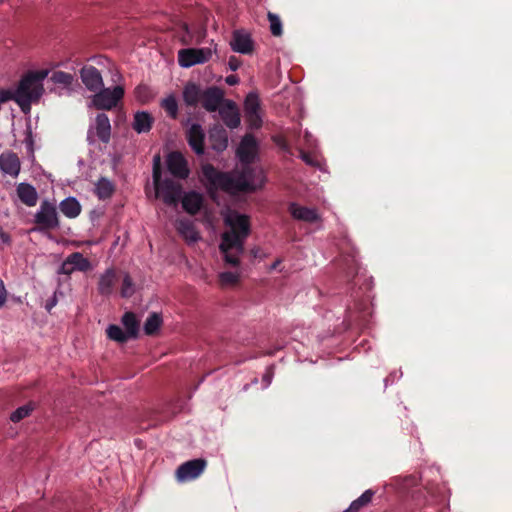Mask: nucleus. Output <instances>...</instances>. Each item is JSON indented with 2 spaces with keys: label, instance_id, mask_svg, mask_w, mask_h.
I'll use <instances>...</instances> for the list:
<instances>
[{
  "label": "nucleus",
  "instance_id": "1",
  "mask_svg": "<svg viewBox=\"0 0 512 512\" xmlns=\"http://www.w3.org/2000/svg\"><path fill=\"white\" fill-rule=\"evenodd\" d=\"M203 182L212 198L218 190L230 194L238 192L254 191L264 184L263 170L259 167H250L245 164L242 171L236 175L220 172L213 165L202 166Z\"/></svg>",
  "mask_w": 512,
  "mask_h": 512
},
{
  "label": "nucleus",
  "instance_id": "2",
  "mask_svg": "<svg viewBox=\"0 0 512 512\" xmlns=\"http://www.w3.org/2000/svg\"><path fill=\"white\" fill-rule=\"evenodd\" d=\"M226 224L230 227L222 235L220 250L224 254L225 262L238 266L239 255L244 251V241L250 233V222L246 215L231 212L225 218Z\"/></svg>",
  "mask_w": 512,
  "mask_h": 512
},
{
  "label": "nucleus",
  "instance_id": "3",
  "mask_svg": "<svg viewBox=\"0 0 512 512\" xmlns=\"http://www.w3.org/2000/svg\"><path fill=\"white\" fill-rule=\"evenodd\" d=\"M48 74V70H38L30 71L21 77L16 89L17 105L23 113H30L32 104L38 103L43 96L45 92L43 81Z\"/></svg>",
  "mask_w": 512,
  "mask_h": 512
},
{
  "label": "nucleus",
  "instance_id": "4",
  "mask_svg": "<svg viewBox=\"0 0 512 512\" xmlns=\"http://www.w3.org/2000/svg\"><path fill=\"white\" fill-rule=\"evenodd\" d=\"M153 183L156 198L161 199L168 206H177L183 193L182 185L173 179H161L160 157H154Z\"/></svg>",
  "mask_w": 512,
  "mask_h": 512
},
{
  "label": "nucleus",
  "instance_id": "5",
  "mask_svg": "<svg viewBox=\"0 0 512 512\" xmlns=\"http://www.w3.org/2000/svg\"><path fill=\"white\" fill-rule=\"evenodd\" d=\"M34 221L39 230H54L59 228L60 222L55 204L49 201H43L39 210L34 216Z\"/></svg>",
  "mask_w": 512,
  "mask_h": 512
},
{
  "label": "nucleus",
  "instance_id": "6",
  "mask_svg": "<svg viewBox=\"0 0 512 512\" xmlns=\"http://www.w3.org/2000/svg\"><path fill=\"white\" fill-rule=\"evenodd\" d=\"M123 96L124 88L122 86H115L113 89L102 87L92 97V104L99 110H111L117 106Z\"/></svg>",
  "mask_w": 512,
  "mask_h": 512
},
{
  "label": "nucleus",
  "instance_id": "7",
  "mask_svg": "<svg viewBox=\"0 0 512 512\" xmlns=\"http://www.w3.org/2000/svg\"><path fill=\"white\" fill-rule=\"evenodd\" d=\"M216 49L211 48H185L178 52V63L181 67L189 68L197 64L208 62Z\"/></svg>",
  "mask_w": 512,
  "mask_h": 512
},
{
  "label": "nucleus",
  "instance_id": "8",
  "mask_svg": "<svg viewBox=\"0 0 512 512\" xmlns=\"http://www.w3.org/2000/svg\"><path fill=\"white\" fill-rule=\"evenodd\" d=\"M111 138V124L109 117L104 113H99L95 117L94 124L87 132V141L94 144L97 140L107 144Z\"/></svg>",
  "mask_w": 512,
  "mask_h": 512
},
{
  "label": "nucleus",
  "instance_id": "9",
  "mask_svg": "<svg viewBox=\"0 0 512 512\" xmlns=\"http://www.w3.org/2000/svg\"><path fill=\"white\" fill-rule=\"evenodd\" d=\"M206 460L198 458L181 464L176 470V479L179 482H187L199 477L206 467Z\"/></svg>",
  "mask_w": 512,
  "mask_h": 512
},
{
  "label": "nucleus",
  "instance_id": "10",
  "mask_svg": "<svg viewBox=\"0 0 512 512\" xmlns=\"http://www.w3.org/2000/svg\"><path fill=\"white\" fill-rule=\"evenodd\" d=\"M91 269L90 261L80 252L70 254L60 267V273L70 275L74 271L86 272Z\"/></svg>",
  "mask_w": 512,
  "mask_h": 512
},
{
  "label": "nucleus",
  "instance_id": "11",
  "mask_svg": "<svg viewBox=\"0 0 512 512\" xmlns=\"http://www.w3.org/2000/svg\"><path fill=\"white\" fill-rule=\"evenodd\" d=\"M258 145L253 135L246 134L238 149L237 156L243 164H250L257 155Z\"/></svg>",
  "mask_w": 512,
  "mask_h": 512
},
{
  "label": "nucleus",
  "instance_id": "12",
  "mask_svg": "<svg viewBox=\"0 0 512 512\" xmlns=\"http://www.w3.org/2000/svg\"><path fill=\"white\" fill-rule=\"evenodd\" d=\"M167 167L169 172L179 178L185 179L189 175L187 161L180 152H171L167 157Z\"/></svg>",
  "mask_w": 512,
  "mask_h": 512
},
{
  "label": "nucleus",
  "instance_id": "13",
  "mask_svg": "<svg viewBox=\"0 0 512 512\" xmlns=\"http://www.w3.org/2000/svg\"><path fill=\"white\" fill-rule=\"evenodd\" d=\"M224 101L223 91L218 87L212 86L204 90L201 103L208 112H215L219 111Z\"/></svg>",
  "mask_w": 512,
  "mask_h": 512
},
{
  "label": "nucleus",
  "instance_id": "14",
  "mask_svg": "<svg viewBox=\"0 0 512 512\" xmlns=\"http://www.w3.org/2000/svg\"><path fill=\"white\" fill-rule=\"evenodd\" d=\"M219 114L227 127L235 129L240 125V113L236 104L231 100H225L219 109Z\"/></svg>",
  "mask_w": 512,
  "mask_h": 512
},
{
  "label": "nucleus",
  "instance_id": "15",
  "mask_svg": "<svg viewBox=\"0 0 512 512\" xmlns=\"http://www.w3.org/2000/svg\"><path fill=\"white\" fill-rule=\"evenodd\" d=\"M80 77L89 91H98L104 85L101 73L94 66H84L80 71Z\"/></svg>",
  "mask_w": 512,
  "mask_h": 512
},
{
  "label": "nucleus",
  "instance_id": "16",
  "mask_svg": "<svg viewBox=\"0 0 512 512\" xmlns=\"http://www.w3.org/2000/svg\"><path fill=\"white\" fill-rule=\"evenodd\" d=\"M229 45L234 52L250 55L254 52L255 42L250 34H233Z\"/></svg>",
  "mask_w": 512,
  "mask_h": 512
},
{
  "label": "nucleus",
  "instance_id": "17",
  "mask_svg": "<svg viewBox=\"0 0 512 512\" xmlns=\"http://www.w3.org/2000/svg\"><path fill=\"white\" fill-rule=\"evenodd\" d=\"M118 281L117 272L114 268L107 269L99 276L97 289L100 295L109 296L113 293L116 282Z\"/></svg>",
  "mask_w": 512,
  "mask_h": 512
},
{
  "label": "nucleus",
  "instance_id": "18",
  "mask_svg": "<svg viewBox=\"0 0 512 512\" xmlns=\"http://www.w3.org/2000/svg\"><path fill=\"white\" fill-rule=\"evenodd\" d=\"M289 212L292 217L296 220L315 223L321 220L316 209L300 206L296 203H291L289 206Z\"/></svg>",
  "mask_w": 512,
  "mask_h": 512
},
{
  "label": "nucleus",
  "instance_id": "19",
  "mask_svg": "<svg viewBox=\"0 0 512 512\" xmlns=\"http://www.w3.org/2000/svg\"><path fill=\"white\" fill-rule=\"evenodd\" d=\"M204 137V131L199 124H192L187 132L188 143L198 155L204 153Z\"/></svg>",
  "mask_w": 512,
  "mask_h": 512
},
{
  "label": "nucleus",
  "instance_id": "20",
  "mask_svg": "<svg viewBox=\"0 0 512 512\" xmlns=\"http://www.w3.org/2000/svg\"><path fill=\"white\" fill-rule=\"evenodd\" d=\"M19 157L13 152H4L0 155L1 170L11 176H17L20 172Z\"/></svg>",
  "mask_w": 512,
  "mask_h": 512
},
{
  "label": "nucleus",
  "instance_id": "21",
  "mask_svg": "<svg viewBox=\"0 0 512 512\" xmlns=\"http://www.w3.org/2000/svg\"><path fill=\"white\" fill-rule=\"evenodd\" d=\"M204 95V90L201 87L193 82H188L183 89V100L187 106L196 107L200 102H202V98Z\"/></svg>",
  "mask_w": 512,
  "mask_h": 512
},
{
  "label": "nucleus",
  "instance_id": "22",
  "mask_svg": "<svg viewBox=\"0 0 512 512\" xmlns=\"http://www.w3.org/2000/svg\"><path fill=\"white\" fill-rule=\"evenodd\" d=\"M182 206L189 214H196L202 207L203 197L197 192H189L181 197Z\"/></svg>",
  "mask_w": 512,
  "mask_h": 512
},
{
  "label": "nucleus",
  "instance_id": "23",
  "mask_svg": "<svg viewBox=\"0 0 512 512\" xmlns=\"http://www.w3.org/2000/svg\"><path fill=\"white\" fill-rule=\"evenodd\" d=\"M177 231L188 243H195L200 236L195 229L194 224L190 220L181 219L176 224Z\"/></svg>",
  "mask_w": 512,
  "mask_h": 512
},
{
  "label": "nucleus",
  "instance_id": "24",
  "mask_svg": "<svg viewBox=\"0 0 512 512\" xmlns=\"http://www.w3.org/2000/svg\"><path fill=\"white\" fill-rule=\"evenodd\" d=\"M209 138L212 148L217 152L224 151L228 146L227 132L221 127L211 130Z\"/></svg>",
  "mask_w": 512,
  "mask_h": 512
},
{
  "label": "nucleus",
  "instance_id": "25",
  "mask_svg": "<svg viewBox=\"0 0 512 512\" xmlns=\"http://www.w3.org/2000/svg\"><path fill=\"white\" fill-rule=\"evenodd\" d=\"M17 194L20 200L27 206H34L37 202L38 195L35 188L26 183H20L17 187Z\"/></svg>",
  "mask_w": 512,
  "mask_h": 512
},
{
  "label": "nucleus",
  "instance_id": "26",
  "mask_svg": "<svg viewBox=\"0 0 512 512\" xmlns=\"http://www.w3.org/2000/svg\"><path fill=\"white\" fill-rule=\"evenodd\" d=\"M152 124L153 117L148 112L141 111L134 115L132 127L137 133H145L151 129Z\"/></svg>",
  "mask_w": 512,
  "mask_h": 512
},
{
  "label": "nucleus",
  "instance_id": "27",
  "mask_svg": "<svg viewBox=\"0 0 512 512\" xmlns=\"http://www.w3.org/2000/svg\"><path fill=\"white\" fill-rule=\"evenodd\" d=\"M114 191V183L106 177H101L95 184V194L101 200L109 199Z\"/></svg>",
  "mask_w": 512,
  "mask_h": 512
},
{
  "label": "nucleus",
  "instance_id": "28",
  "mask_svg": "<svg viewBox=\"0 0 512 512\" xmlns=\"http://www.w3.org/2000/svg\"><path fill=\"white\" fill-rule=\"evenodd\" d=\"M61 212L68 218H75L81 212L80 203L73 197H69L60 202Z\"/></svg>",
  "mask_w": 512,
  "mask_h": 512
},
{
  "label": "nucleus",
  "instance_id": "29",
  "mask_svg": "<svg viewBox=\"0 0 512 512\" xmlns=\"http://www.w3.org/2000/svg\"><path fill=\"white\" fill-rule=\"evenodd\" d=\"M122 324L131 338H136L139 333V321L132 312H126L122 316Z\"/></svg>",
  "mask_w": 512,
  "mask_h": 512
},
{
  "label": "nucleus",
  "instance_id": "30",
  "mask_svg": "<svg viewBox=\"0 0 512 512\" xmlns=\"http://www.w3.org/2000/svg\"><path fill=\"white\" fill-rule=\"evenodd\" d=\"M163 321L159 313H151L144 323V332L148 336L155 335L161 327Z\"/></svg>",
  "mask_w": 512,
  "mask_h": 512
},
{
  "label": "nucleus",
  "instance_id": "31",
  "mask_svg": "<svg viewBox=\"0 0 512 512\" xmlns=\"http://www.w3.org/2000/svg\"><path fill=\"white\" fill-rule=\"evenodd\" d=\"M374 492L366 490L360 497L354 500L350 506L343 512H359L362 508L366 507L373 498Z\"/></svg>",
  "mask_w": 512,
  "mask_h": 512
},
{
  "label": "nucleus",
  "instance_id": "32",
  "mask_svg": "<svg viewBox=\"0 0 512 512\" xmlns=\"http://www.w3.org/2000/svg\"><path fill=\"white\" fill-rule=\"evenodd\" d=\"M107 337L118 343H125L131 337L126 331H123L118 325H109L106 329Z\"/></svg>",
  "mask_w": 512,
  "mask_h": 512
},
{
  "label": "nucleus",
  "instance_id": "33",
  "mask_svg": "<svg viewBox=\"0 0 512 512\" xmlns=\"http://www.w3.org/2000/svg\"><path fill=\"white\" fill-rule=\"evenodd\" d=\"M161 107L166 111V113L173 119H175L178 115V103L173 95H169L161 101Z\"/></svg>",
  "mask_w": 512,
  "mask_h": 512
},
{
  "label": "nucleus",
  "instance_id": "34",
  "mask_svg": "<svg viewBox=\"0 0 512 512\" xmlns=\"http://www.w3.org/2000/svg\"><path fill=\"white\" fill-rule=\"evenodd\" d=\"M240 274L238 272H222L219 275V282L222 287L234 286L239 282Z\"/></svg>",
  "mask_w": 512,
  "mask_h": 512
},
{
  "label": "nucleus",
  "instance_id": "35",
  "mask_svg": "<svg viewBox=\"0 0 512 512\" xmlns=\"http://www.w3.org/2000/svg\"><path fill=\"white\" fill-rule=\"evenodd\" d=\"M260 109L259 98L256 94L250 93L245 99L244 111L245 115L250 113H257Z\"/></svg>",
  "mask_w": 512,
  "mask_h": 512
},
{
  "label": "nucleus",
  "instance_id": "36",
  "mask_svg": "<svg viewBox=\"0 0 512 512\" xmlns=\"http://www.w3.org/2000/svg\"><path fill=\"white\" fill-rule=\"evenodd\" d=\"M34 410V405L32 403L26 404L17 408L10 416L12 422H19L22 419L26 418L30 415V413Z\"/></svg>",
  "mask_w": 512,
  "mask_h": 512
},
{
  "label": "nucleus",
  "instance_id": "37",
  "mask_svg": "<svg viewBox=\"0 0 512 512\" xmlns=\"http://www.w3.org/2000/svg\"><path fill=\"white\" fill-rule=\"evenodd\" d=\"M51 80L56 84L70 86L74 81V77L70 73H66L63 71H56L52 74Z\"/></svg>",
  "mask_w": 512,
  "mask_h": 512
},
{
  "label": "nucleus",
  "instance_id": "38",
  "mask_svg": "<svg viewBox=\"0 0 512 512\" xmlns=\"http://www.w3.org/2000/svg\"><path fill=\"white\" fill-rule=\"evenodd\" d=\"M134 292L135 288L132 279L128 274H125L122 280L121 296L124 298H129L134 294Z\"/></svg>",
  "mask_w": 512,
  "mask_h": 512
},
{
  "label": "nucleus",
  "instance_id": "39",
  "mask_svg": "<svg viewBox=\"0 0 512 512\" xmlns=\"http://www.w3.org/2000/svg\"><path fill=\"white\" fill-rule=\"evenodd\" d=\"M17 89L11 88V89H0V103H5L10 100L17 103Z\"/></svg>",
  "mask_w": 512,
  "mask_h": 512
},
{
  "label": "nucleus",
  "instance_id": "40",
  "mask_svg": "<svg viewBox=\"0 0 512 512\" xmlns=\"http://www.w3.org/2000/svg\"><path fill=\"white\" fill-rule=\"evenodd\" d=\"M268 21L270 24V32H282V22L278 15L269 12Z\"/></svg>",
  "mask_w": 512,
  "mask_h": 512
},
{
  "label": "nucleus",
  "instance_id": "41",
  "mask_svg": "<svg viewBox=\"0 0 512 512\" xmlns=\"http://www.w3.org/2000/svg\"><path fill=\"white\" fill-rule=\"evenodd\" d=\"M245 118L251 129H258L262 125V118L259 112L246 114Z\"/></svg>",
  "mask_w": 512,
  "mask_h": 512
},
{
  "label": "nucleus",
  "instance_id": "42",
  "mask_svg": "<svg viewBox=\"0 0 512 512\" xmlns=\"http://www.w3.org/2000/svg\"><path fill=\"white\" fill-rule=\"evenodd\" d=\"M24 143H25L27 149L29 150V152L33 153L34 140H33V135H32V131H31L30 127H28L26 130V137H25Z\"/></svg>",
  "mask_w": 512,
  "mask_h": 512
},
{
  "label": "nucleus",
  "instance_id": "43",
  "mask_svg": "<svg viewBox=\"0 0 512 512\" xmlns=\"http://www.w3.org/2000/svg\"><path fill=\"white\" fill-rule=\"evenodd\" d=\"M7 296L8 292L5 288L3 280L0 278V309L5 305Z\"/></svg>",
  "mask_w": 512,
  "mask_h": 512
},
{
  "label": "nucleus",
  "instance_id": "44",
  "mask_svg": "<svg viewBox=\"0 0 512 512\" xmlns=\"http://www.w3.org/2000/svg\"><path fill=\"white\" fill-rule=\"evenodd\" d=\"M228 66L230 70L236 71L241 66V61L237 57L231 56L228 60Z\"/></svg>",
  "mask_w": 512,
  "mask_h": 512
},
{
  "label": "nucleus",
  "instance_id": "45",
  "mask_svg": "<svg viewBox=\"0 0 512 512\" xmlns=\"http://www.w3.org/2000/svg\"><path fill=\"white\" fill-rule=\"evenodd\" d=\"M10 242V236L2 228H0V244L9 245Z\"/></svg>",
  "mask_w": 512,
  "mask_h": 512
},
{
  "label": "nucleus",
  "instance_id": "46",
  "mask_svg": "<svg viewBox=\"0 0 512 512\" xmlns=\"http://www.w3.org/2000/svg\"><path fill=\"white\" fill-rule=\"evenodd\" d=\"M300 157L308 165H314V160H313L312 156L309 153L301 151L300 152Z\"/></svg>",
  "mask_w": 512,
  "mask_h": 512
},
{
  "label": "nucleus",
  "instance_id": "47",
  "mask_svg": "<svg viewBox=\"0 0 512 512\" xmlns=\"http://www.w3.org/2000/svg\"><path fill=\"white\" fill-rule=\"evenodd\" d=\"M57 303L56 295H54L50 300L47 301L45 308L50 311Z\"/></svg>",
  "mask_w": 512,
  "mask_h": 512
},
{
  "label": "nucleus",
  "instance_id": "48",
  "mask_svg": "<svg viewBox=\"0 0 512 512\" xmlns=\"http://www.w3.org/2000/svg\"><path fill=\"white\" fill-rule=\"evenodd\" d=\"M238 82H239V79L235 75H229L228 77H226V83L228 85H231V86L236 85Z\"/></svg>",
  "mask_w": 512,
  "mask_h": 512
},
{
  "label": "nucleus",
  "instance_id": "49",
  "mask_svg": "<svg viewBox=\"0 0 512 512\" xmlns=\"http://www.w3.org/2000/svg\"><path fill=\"white\" fill-rule=\"evenodd\" d=\"M182 26H183V30H184V32H189V29H188V26H187V24H186V23H184V22H183V23H182Z\"/></svg>",
  "mask_w": 512,
  "mask_h": 512
},
{
  "label": "nucleus",
  "instance_id": "50",
  "mask_svg": "<svg viewBox=\"0 0 512 512\" xmlns=\"http://www.w3.org/2000/svg\"><path fill=\"white\" fill-rule=\"evenodd\" d=\"M233 32L238 33V32H245V31L242 29H237V30H234Z\"/></svg>",
  "mask_w": 512,
  "mask_h": 512
},
{
  "label": "nucleus",
  "instance_id": "51",
  "mask_svg": "<svg viewBox=\"0 0 512 512\" xmlns=\"http://www.w3.org/2000/svg\"><path fill=\"white\" fill-rule=\"evenodd\" d=\"M277 264H278V262L274 263V264H273V266H272V268H276V267H277Z\"/></svg>",
  "mask_w": 512,
  "mask_h": 512
},
{
  "label": "nucleus",
  "instance_id": "52",
  "mask_svg": "<svg viewBox=\"0 0 512 512\" xmlns=\"http://www.w3.org/2000/svg\"><path fill=\"white\" fill-rule=\"evenodd\" d=\"M158 32L163 33V32H166V31L165 30H159Z\"/></svg>",
  "mask_w": 512,
  "mask_h": 512
}]
</instances>
